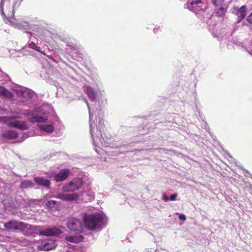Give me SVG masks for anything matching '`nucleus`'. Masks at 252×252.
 I'll use <instances>...</instances> for the list:
<instances>
[{"label":"nucleus","instance_id":"19","mask_svg":"<svg viewBox=\"0 0 252 252\" xmlns=\"http://www.w3.org/2000/svg\"><path fill=\"white\" fill-rule=\"evenodd\" d=\"M79 199V194L77 193L67 194V201H77Z\"/></svg>","mask_w":252,"mask_h":252},{"label":"nucleus","instance_id":"9","mask_svg":"<svg viewBox=\"0 0 252 252\" xmlns=\"http://www.w3.org/2000/svg\"><path fill=\"white\" fill-rule=\"evenodd\" d=\"M46 206L51 211L59 210L60 203L55 200H48L45 203Z\"/></svg>","mask_w":252,"mask_h":252},{"label":"nucleus","instance_id":"6","mask_svg":"<svg viewBox=\"0 0 252 252\" xmlns=\"http://www.w3.org/2000/svg\"><path fill=\"white\" fill-rule=\"evenodd\" d=\"M62 233V231L56 227H52L41 230L39 231V234L47 237L58 236Z\"/></svg>","mask_w":252,"mask_h":252},{"label":"nucleus","instance_id":"8","mask_svg":"<svg viewBox=\"0 0 252 252\" xmlns=\"http://www.w3.org/2000/svg\"><path fill=\"white\" fill-rule=\"evenodd\" d=\"M8 126L21 130H26L28 129V126L25 121H15L14 122H9L8 123Z\"/></svg>","mask_w":252,"mask_h":252},{"label":"nucleus","instance_id":"25","mask_svg":"<svg viewBox=\"0 0 252 252\" xmlns=\"http://www.w3.org/2000/svg\"><path fill=\"white\" fill-rule=\"evenodd\" d=\"M8 92L3 87L0 86V94L2 96H5Z\"/></svg>","mask_w":252,"mask_h":252},{"label":"nucleus","instance_id":"20","mask_svg":"<svg viewBox=\"0 0 252 252\" xmlns=\"http://www.w3.org/2000/svg\"><path fill=\"white\" fill-rule=\"evenodd\" d=\"M226 10L225 8L220 7L218 11L216 13V15L217 17H222L224 16L225 14Z\"/></svg>","mask_w":252,"mask_h":252},{"label":"nucleus","instance_id":"16","mask_svg":"<svg viewBox=\"0 0 252 252\" xmlns=\"http://www.w3.org/2000/svg\"><path fill=\"white\" fill-rule=\"evenodd\" d=\"M33 186V183L30 180H24L21 182L20 188L21 189H27Z\"/></svg>","mask_w":252,"mask_h":252},{"label":"nucleus","instance_id":"10","mask_svg":"<svg viewBox=\"0 0 252 252\" xmlns=\"http://www.w3.org/2000/svg\"><path fill=\"white\" fill-rule=\"evenodd\" d=\"M35 183L40 186L49 188L50 186V182L49 180L42 177H36L34 178Z\"/></svg>","mask_w":252,"mask_h":252},{"label":"nucleus","instance_id":"30","mask_svg":"<svg viewBox=\"0 0 252 252\" xmlns=\"http://www.w3.org/2000/svg\"><path fill=\"white\" fill-rule=\"evenodd\" d=\"M2 118L3 119H8L9 120H12V119H13L12 117H3Z\"/></svg>","mask_w":252,"mask_h":252},{"label":"nucleus","instance_id":"18","mask_svg":"<svg viewBox=\"0 0 252 252\" xmlns=\"http://www.w3.org/2000/svg\"><path fill=\"white\" fill-rule=\"evenodd\" d=\"M47 120V118H43L40 116H32L31 117V121L32 122L42 123L45 122Z\"/></svg>","mask_w":252,"mask_h":252},{"label":"nucleus","instance_id":"5","mask_svg":"<svg viewBox=\"0 0 252 252\" xmlns=\"http://www.w3.org/2000/svg\"><path fill=\"white\" fill-rule=\"evenodd\" d=\"M247 9V6L245 5H242L240 8L234 6L232 8V13L237 17V23H240L245 18Z\"/></svg>","mask_w":252,"mask_h":252},{"label":"nucleus","instance_id":"3","mask_svg":"<svg viewBox=\"0 0 252 252\" xmlns=\"http://www.w3.org/2000/svg\"><path fill=\"white\" fill-rule=\"evenodd\" d=\"M68 228L77 233H81L83 226L81 221L75 218L70 219L67 222Z\"/></svg>","mask_w":252,"mask_h":252},{"label":"nucleus","instance_id":"2","mask_svg":"<svg viewBox=\"0 0 252 252\" xmlns=\"http://www.w3.org/2000/svg\"><path fill=\"white\" fill-rule=\"evenodd\" d=\"M82 182L79 179H75L69 183L65 184L62 188L63 192H73L78 189L82 186Z\"/></svg>","mask_w":252,"mask_h":252},{"label":"nucleus","instance_id":"15","mask_svg":"<svg viewBox=\"0 0 252 252\" xmlns=\"http://www.w3.org/2000/svg\"><path fill=\"white\" fill-rule=\"evenodd\" d=\"M39 128L48 133H51L54 130V126L52 125H38Z\"/></svg>","mask_w":252,"mask_h":252},{"label":"nucleus","instance_id":"14","mask_svg":"<svg viewBox=\"0 0 252 252\" xmlns=\"http://www.w3.org/2000/svg\"><path fill=\"white\" fill-rule=\"evenodd\" d=\"M86 93L90 99L94 100L96 96V92L94 89L90 86H87L86 88Z\"/></svg>","mask_w":252,"mask_h":252},{"label":"nucleus","instance_id":"28","mask_svg":"<svg viewBox=\"0 0 252 252\" xmlns=\"http://www.w3.org/2000/svg\"><path fill=\"white\" fill-rule=\"evenodd\" d=\"M179 219L181 220H186V216L183 214L180 215L179 216Z\"/></svg>","mask_w":252,"mask_h":252},{"label":"nucleus","instance_id":"11","mask_svg":"<svg viewBox=\"0 0 252 252\" xmlns=\"http://www.w3.org/2000/svg\"><path fill=\"white\" fill-rule=\"evenodd\" d=\"M4 138L8 139H14L18 137V133L16 130H7L1 134Z\"/></svg>","mask_w":252,"mask_h":252},{"label":"nucleus","instance_id":"22","mask_svg":"<svg viewBox=\"0 0 252 252\" xmlns=\"http://www.w3.org/2000/svg\"><path fill=\"white\" fill-rule=\"evenodd\" d=\"M57 197L59 199H60L63 201H67V194H64L63 193H59L57 195Z\"/></svg>","mask_w":252,"mask_h":252},{"label":"nucleus","instance_id":"7","mask_svg":"<svg viewBox=\"0 0 252 252\" xmlns=\"http://www.w3.org/2000/svg\"><path fill=\"white\" fill-rule=\"evenodd\" d=\"M70 171L68 169H62L54 176L56 182H59L65 180L69 175Z\"/></svg>","mask_w":252,"mask_h":252},{"label":"nucleus","instance_id":"31","mask_svg":"<svg viewBox=\"0 0 252 252\" xmlns=\"http://www.w3.org/2000/svg\"><path fill=\"white\" fill-rule=\"evenodd\" d=\"M1 12H2V14L4 15V17H6L4 12H3V9H2V10H1Z\"/></svg>","mask_w":252,"mask_h":252},{"label":"nucleus","instance_id":"4","mask_svg":"<svg viewBox=\"0 0 252 252\" xmlns=\"http://www.w3.org/2000/svg\"><path fill=\"white\" fill-rule=\"evenodd\" d=\"M4 227L8 230H23L27 228V224L16 220H10L4 223Z\"/></svg>","mask_w":252,"mask_h":252},{"label":"nucleus","instance_id":"27","mask_svg":"<svg viewBox=\"0 0 252 252\" xmlns=\"http://www.w3.org/2000/svg\"><path fill=\"white\" fill-rule=\"evenodd\" d=\"M68 45L73 48H75L76 47V44L72 43H69Z\"/></svg>","mask_w":252,"mask_h":252},{"label":"nucleus","instance_id":"29","mask_svg":"<svg viewBox=\"0 0 252 252\" xmlns=\"http://www.w3.org/2000/svg\"><path fill=\"white\" fill-rule=\"evenodd\" d=\"M163 199L164 200H165V201H168V200L169 199V198L168 197V196H166V195H164L163 196Z\"/></svg>","mask_w":252,"mask_h":252},{"label":"nucleus","instance_id":"23","mask_svg":"<svg viewBox=\"0 0 252 252\" xmlns=\"http://www.w3.org/2000/svg\"><path fill=\"white\" fill-rule=\"evenodd\" d=\"M224 0H212V3L214 5L218 6L221 5Z\"/></svg>","mask_w":252,"mask_h":252},{"label":"nucleus","instance_id":"21","mask_svg":"<svg viewBox=\"0 0 252 252\" xmlns=\"http://www.w3.org/2000/svg\"><path fill=\"white\" fill-rule=\"evenodd\" d=\"M29 47L31 49L34 50L38 52H41L40 47L37 46L36 44L33 42H31L29 44Z\"/></svg>","mask_w":252,"mask_h":252},{"label":"nucleus","instance_id":"26","mask_svg":"<svg viewBox=\"0 0 252 252\" xmlns=\"http://www.w3.org/2000/svg\"><path fill=\"white\" fill-rule=\"evenodd\" d=\"M177 196V193L172 194L170 196L169 199L171 201L174 200L176 199Z\"/></svg>","mask_w":252,"mask_h":252},{"label":"nucleus","instance_id":"13","mask_svg":"<svg viewBox=\"0 0 252 252\" xmlns=\"http://www.w3.org/2000/svg\"><path fill=\"white\" fill-rule=\"evenodd\" d=\"M84 239L83 236H66L65 239L69 242L74 243H78L83 241Z\"/></svg>","mask_w":252,"mask_h":252},{"label":"nucleus","instance_id":"17","mask_svg":"<svg viewBox=\"0 0 252 252\" xmlns=\"http://www.w3.org/2000/svg\"><path fill=\"white\" fill-rule=\"evenodd\" d=\"M53 249L48 242H45L38 246V249L40 251H49Z\"/></svg>","mask_w":252,"mask_h":252},{"label":"nucleus","instance_id":"1","mask_svg":"<svg viewBox=\"0 0 252 252\" xmlns=\"http://www.w3.org/2000/svg\"><path fill=\"white\" fill-rule=\"evenodd\" d=\"M103 218L99 214L83 215L84 225L87 229L92 231L100 230L102 227Z\"/></svg>","mask_w":252,"mask_h":252},{"label":"nucleus","instance_id":"12","mask_svg":"<svg viewBox=\"0 0 252 252\" xmlns=\"http://www.w3.org/2000/svg\"><path fill=\"white\" fill-rule=\"evenodd\" d=\"M201 3V0H193L188 5V7L190 10L194 12L199 11L201 8L197 5Z\"/></svg>","mask_w":252,"mask_h":252},{"label":"nucleus","instance_id":"24","mask_svg":"<svg viewBox=\"0 0 252 252\" xmlns=\"http://www.w3.org/2000/svg\"><path fill=\"white\" fill-rule=\"evenodd\" d=\"M246 21L250 26H252V12L247 17Z\"/></svg>","mask_w":252,"mask_h":252}]
</instances>
